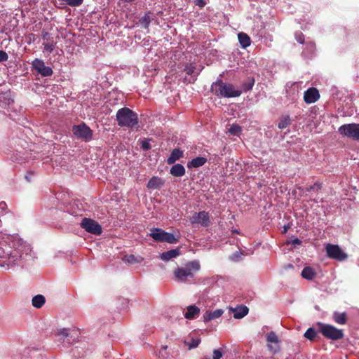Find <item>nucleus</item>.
I'll return each mask as SVG.
<instances>
[{
	"mask_svg": "<svg viewBox=\"0 0 359 359\" xmlns=\"http://www.w3.org/2000/svg\"><path fill=\"white\" fill-rule=\"evenodd\" d=\"M241 130V127L238 125L235 124H233L229 130V133L233 135H238Z\"/></svg>",
	"mask_w": 359,
	"mask_h": 359,
	"instance_id": "obj_35",
	"label": "nucleus"
},
{
	"mask_svg": "<svg viewBox=\"0 0 359 359\" xmlns=\"http://www.w3.org/2000/svg\"><path fill=\"white\" fill-rule=\"evenodd\" d=\"M249 309L246 306L241 305L237 307L233 312V317L236 319H241L248 313Z\"/></svg>",
	"mask_w": 359,
	"mask_h": 359,
	"instance_id": "obj_20",
	"label": "nucleus"
},
{
	"mask_svg": "<svg viewBox=\"0 0 359 359\" xmlns=\"http://www.w3.org/2000/svg\"><path fill=\"white\" fill-rule=\"evenodd\" d=\"M149 236L156 242H165L170 244L177 243L178 242V238L172 233L166 232L159 228H154L151 229Z\"/></svg>",
	"mask_w": 359,
	"mask_h": 359,
	"instance_id": "obj_5",
	"label": "nucleus"
},
{
	"mask_svg": "<svg viewBox=\"0 0 359 359\" xmlns=\"http://www.w3.org/2000/svg\"><path fill=\"white\" fill-rule=\"evenodd\" d=\"M238 38L242 48H246L250 45L251 40L250 36L244 32H241L238 34Z\"/></svg>",
	"mask_w": 359,
	"mask_h": 359,
	"instance_id": "obj_21",
	"label": "nucleus"
},
{
	"mask_svg": "<svg viewBox=\"0 0 359 359\" xmlns=\"http://www.w3.org/2000/svg\"><path fill=\"white\" fill-rule=\"evenodd\" d=\"M194 69L195 67L190 65V66H187L186 67V68L184 69V72H186L187 74L188 75H191L193 74L194 71Z\"/></svg>",
	"mask_w": 359,
	"mask_h": 359,
	"instance_id": "obj_44",
	"label": "nucleus"
},
{
	"mask_svg": "<svg viewBox=\"0 0 359 359\" xmlns=\"http://www.w3.org/2000/svg\"><path fill=\"white\" fill-rule=\"evenodd\" d=\"M81 226L87 232L99 236L102 233L101 225L95 220L85 217L81 222Z\"/></svg>",
	"mask_w": 359,
	"mask_h": 359,
	"instance_id": "obj_9",
	"label": "nucleus"
},
{
	"mask_svg": "<svg viewBox=\"0 0 359 359\" xmlns=\"http://www.w3.org/2000/svg\"><path fill=\"white\" fill-rule=\"evenodd\" d=\"M296 39L299 43H304V38L302 32L296 33Z\"/></svg>",
	"mask_w": 359,
	"mask_h": 359,
	"instance_id": "obj_42",
	"label": "nucleus"
},
{
	"mask_svg": "<svg viewBox=\"0 0 359 359\" xmlns=\"http://www.w3.org/2000/svg\"><path fill=\"white\" fill-rule=\"evenodd\" d=\"M18 253L15 252L14 254H11L10 257H8L7 261H5L6 267L9 269L10 267H12L16 264H18Z\"/></svg>",
	"mask_w": 359,
	"mask_h": 359,
	"instance_id": "obj_26",
	"label": "nucleus"
},
{
	"mask_svg": "<svg viewBox=\"0 0 359 359\" xmlns=\"http://www.w3.org/2000/svg\"><path fill=\"white\" fill-rule=\"evenodd\" d=\"M223 356L222 352L219 349L213 351L212 359H221Z\"/></svg>",
	"mask_w": 359,
	"mask_h": 359,
	"instance_id": "obj_38",
	"label": "nucleus"
},
{
	"mask_svg": "<svg viewBox=\"0 0 359 359\" xmlns=\"http://www.w3.org/2000/svg\"><path fill=\"white\" fill-rule=\"evenodd\" d=\"M318 198H313V199L310 198V200H311V201H314L315 203H318Z\"/></svg>",
	"mask_w": 359,
	"mask_h": 359,
	"instance_id": "obj_48",
	"label": "nucleus"
},
{
	"mask_svg": "<svg viewBox=\"0 0 359 359\" xmlns=\"http://www.w3.org/2000/svg\"><path fill=\"white\" fill-rule=\"evenodd\" d=\"M302 276L305 279L312 280L316 277V273L312 267L306 266L303 269Z\"/></svg>",
	"mask_w": 359,
	"mask_h": 359,
	"instance_id": "obj_23",
	"label": "nucleus"
},
{
	"mask_svg": "<svg viewBox=\"0 0 359 359\" xmlns=\"http://www.w3.org/2000/svg\"><path fill=\"white\" fill-rule=\"evenodd\" d=\"M184 156L183 151L180 149H174L167 159L168 165L174 164L177 161L180 160Z\"/></svg>",
	"mask_w": 359,
	"mask_h": 359,
	"instance_id": "obj_13",
	"label": "nucleus"
},
{
	"mask_svg": "<svg viewBox=\"0 0 359 359\" xmlns=\"http://www.w3.org/2000/svg\"><path fill=\"white\" fill-rule=\"evenodd\" d=\"M201 343V339L198 338H192L190 342L188 344L189 349L194 348L198 346Z\"/></svg>",
	"mask_w": 359,
	"mask_h": 359,
	"instance_id": "obj_34",
	"label": "nucleus"
},
{
	"mask_svg": "<svg viewBox=\"0 0 359 359\" xmlns=\"http://www.w3.org/2000/svg\"><path fill=\"white\" fill-rule=\"evenodd\" d=\"M194 3L196 6H198L200 8H203L206 4L205 0H194Z\"/></svg>",
	"mask_w": 359,
	"mask_h": 359,
	"instance_id": "obj_43",
	"label": "nucleus"
},
{
	"mask_svg": "<svg viewBox=\"0 0 359 359\" xmlns=\"http://www.w3.org/2000/svg\"><path fill=\"white\" fill-rule=\"evenodd\" d=\"M163 184L164 182L161 178L154 176L149 180L147 187L149 189H155L160 188L163 185Z\"/></svg>",
	"mask_w": 359,
	"mask_h": 359,
	"instance_id": "obj_19",
	"label": "nucleus"
},
{
	"mask_svg": "<svg viewBox=\"0 0 359 359\" xmlns=\"http://www.w3.org/2000/svg\"><path fill=\"white\" fill-rule=\"evenodd\" d=\"M44 50L52 53L55 48V43L53 41L43 43Z\"/></svg>",
	"mask_w": 359,
	"mask_h": 359,
	"instance_id": "obj_33",
	"label": "nucleus"
},
{
	"mask_svg": "<svg viewBox=\"0 0 359 359\" xmlns=\"http://www.w3.org/2000/svg\"><path fill=\"white\" fill-rule=\"evenodd\" d=\"M8 59V54L4 50H0V62H6Z\"/></svg>",
	"mask_w": 359,
	"mask_h": 359,
	"instance_id": "obj_40",
	"label": "nucleus"
},
{
	"mask_svg": "<svg viewBox=\"0 0 359 359\" xmlns=\"http://www.w3.org/2000/svg\"><path fill=\"white\" fill-rule=\"evenodd\" d=\"M287 228L288 227L287 226H284V231H283L284 233H286L287 231Z\"/></svg>",
	"mask_w": 359,
	"mask_h": 359,
	"instance_id": "obj_49",
	"label": "nucleus"
},
{
	"mask_svg": "<svg viewBox=\"0 0 359 359\" xmlns=\"http://www.w3.org/2000/svg\"><path fill=\"white\" fill-rule=\"evenodd\" d=\"M25 177H26V179L27 180V181H28V182H30V181H31V180H30V177H27V176H26Z\"/></svg>",
	"mask_w": 359,
	"mask_h": 359,
	"instance_id": "obj_51",
	"label": "nucleus"
},
{
	"mask_svg": "<svg viewBox=\"0 0 359 359\" xmlns=\"http://www.w3.org/2000/svg\"><path fill=\"white\" fill-rule=\"evenodd\" d=\"M201 269L198 261L194 260L187 263L184 266L178 267L174 271L175 280L180 283H188L194 277V274Z\"/></svg>",
	"mask_w": 359,
	"mask_h": 359,
	"instance_id": "obj_1",
	"label": "nucleus"
},
{
	"mask_svg": "<svg viewBox=\"0 0 359 359\" xmlns=\"http://www.w3.org/2000/svg\"><path fill=\"white\" fill-rule=\"evenodd\" d=\"M224 311L222 309H217L213 311H207L203 314V320L204 322H208L211 320L217 319L219 318L222 314Z\"/></svg>",
	"mask_w": 359,
	"mask_h": 359,
	"instance_id": "obj_14",
	"label": "nucleus"
},
{
	"mask_svg": "<svg viewBox=\"0 0 359 359\" xmlns=\"http://www.w3.org/2000/svg\"><path fill=\"white\" fill-rule=\"evenodd\" d=\"M185 172L184 167L180 163L175 164L170 170V173L174 177H182Z\"/></svg>",
	"mask_w": 359,
	"mask_h": 359,
	"instance_id": "obj_15",
	"label": "nucleus"
},
{
	"mask_svg": "<svg viewBox=\"0 0 359 359\" xmlns=\"http://www.w3.org/2000/svg\"><path fill=\"white\" fill-rule=\"evenodd\" d=\"M180 249H172L170 250L163 252L161 255V259L163 261H169L170 259L177 257L180 255Z\"/></svg>",
	"mask_w": 359,
	"mask_h": 359,
	"instance_id": "obj_18",
	"label": "nucleus"
},
{
	"mask_svg": "<svg viewBox=\"0 0 359 359\" xmlns=\"http://www.w3.org/2000/svg\"><path fill=\"white\" fill-rule=\"evenodd\" d=\"M41 38L43 39V40H46L47 41H49V39H50V34L46 32V30L43 29L41 31Z\"/></svg>",
	"mask_w": 359,
	"mask_h": 359,
	"instance_id": "obj_41",
	"label": "nucleus"
},
{
	"mask_svg": "<svg viewBox=\"0 0 359 359\" xmlns=\"http://www.w3.org/2000/svg\"><path fill=\"white\" fill-rule=\"evenodd\" d=\"M141 147L143 150H149L151 148L149 140H144L141 142Z\"/></svg>",
	"mask_w": 359,
	"mask_h": 359,
	"instance_id": "obj_36",
	"label": "nucleus"
},
{
	"mask_svg": "<svg viewBox=\"0 0 359 359\" xmlns=\"http://www.w3.org/2000/svg\"><path fill=\"white\" fill-rule=\"evenodd\" d=\"M339 133L344 136L359 141V123L344 124L339 128Z\"/></svg>",
	"mask_w": 359,
	"mask_h": 359,
	"instance_id": "obj_7",
	"label": "nucleus"
},
{
	"mask_svg": "<svg viewBox=\"0 0 359 359\" xmlns=\"http://www.w3.org/2000/svg\"><path fill=\"white\" fill-rule=\"evenodd\" d=\"M33 68L42 76H50L53 74V69L45 65L44 62L40 59H35L32 62Z\"/></svg>",
	"mask_w": 359,
	"mask_h": 359,
	"instance_id": "obj_11",
	"label": "nucleus"
},
{
	"mask_svg": "<svg viewBox=\"0 0 359 359\" xmlns=\"http://www.w3.org/2000/svg\"><path fill=\"white\" fill-rule=\"evenodd\" d=\"M266 340L268 342H270V343H274L276 344H278V342H279V340H278V336L276 335V334L271 331L270 332H269L267 334H266Z\"/></svg>",
	"mask_w": 359,
	"mask_h": 359,
	"instance_id": "obj_30",
	"label": "nucleus"
},
{
	"mask_svg": "<svg viewBox=\"0 0 359 359\" xmlns=\"http://www.w3.org/2000/svg\"><path fill=\"white\" fill-rule=\"evenodd\" d=\"M334 321L339 325H344L347 322V315L346 313L334 312L333 313Z\"/></svg>",
	"mask_w": 359,
	"mask_h": 359,
	"instance_id": "obj_22",
	"label": "nucleus"
},
{
	"mask_svg": "<svg viewBox=\"0 0 359 359\" xmlns=\"http://www.w3.org/2000/svg\"><path fill=\"white\" fill-rule=\"evenodd\" d=\"M0 266L1 267H6L5 261H1L0 260Z\"/></svg>",
	"mask_w": 359,
	"mask_h": 359,
	"instance_id": "obj_47",
	"label": "nucleus"
},
{
	"mask_svg": "<svg viewBox=\"0 0 359 359\" xmlns=\"http://www.w3.org/2000/svg\"><path fill=\"white\" fill-rule=\"evenodd\" d=\"M319 98L320 94L316 88H310L304 92V100L306 104L314 103Z\"/></svg>",
	"mask_w": 359,
	"mask_h": 359,
	"instance_id": "obj_12",
	"label": "nucleus"
},
{
	"mask_svg": "<svg viewBox=\"0 0 359 359\" xmlns=\"http://www.w3.org/2000/svg\"><path fill=\"white\" fill-rule=\"evenodd\" d=\"M211 90L217 96L222 97H237L242 93L241 90L236 89L231 83H224L222 80L214 82Z\"/></svg>",
	"mask_w": 359,
	"mask_h": 359,
	"instance_id": "obj_2",
	"label": "nucleus"
},
{
	"mask_svg": "<svg viewBox=\"0 0 359 359\" xmlns=\"http://www.w3.org/2000/svg\"><path fill=\"white\" fill-rule=\"evenodd\" d=\"M321 189H322V184L318 182H316L312 186L302 189V191H303L304 194H305V196H308L307 193L311 192V191H316L318 193L321 190Z\"/></svg>",
	"mask_w": 359,
	"mask_h": 359,
	"instance_id": "obj_25",
	"label": "nucleus"
},
{
	"mask_svg": "<svg viewBox=\"0 0 359 359\" xmlns=\"http://www.w3.org/2000/svg\"><path fill=\"white\" fill-rule=\"evenodd\" d=\"M200 313V309L195 305H191L187 307V311L184 314L187 319H194Z\"/></svg>",
	"mask_w": 359,
	"mask_h": 359,
	"instance_id": "obj_17",
	"label": "nucleus"
},
{
	"mask_svg": "<svg viewBox=\"0 0 359 359\" xmlns=\"http://www.w3.org/2000/svg\"><path fill=\"white\" fill-rule=\"evenodd\" d=\"M255 84V79L252 77L248 78V79L242 83V89L245 92L250 90Z\"/></svg>",
	"mask_w": 359,
	"mask_h": 359,
	"instance_id": "obj_27",
	"label": "nucleus"
},
{
	"mask_svg": "<svg viewBox=\"0 0 359 359\" xmlns=\"http://www.w3.org/2000/svg\"><path fill=\"white\" fill-rule=\"evenodd\" d=\"M116 121L120 127L132 128L138 123L137 114L128 107L118 109L116 115Z\"/></svg>",
	"mask_w": 359,
	"mask_h": 359,
	"instance_id": "obj_3",
	"label": "nucleus"
},
{
	"mask_svg": "<svg viewBox=\"0 0 359 359\" xmlns=\"http://www.w3.org/2000/svg\"><path fill=\"white\" fill-rule=\"evenodd\" d=\"M267 347H268L269 350L271 352H273V353H276V352H278V350H279V347H278V345H277L276 346H272V345H271V344H268V345H267Z\"/></svg>",
	"mask_w": 359,
	"mask_h": 359,
	"instance_id": "obj_45",
	"label": "nucleus"
},
{
	"mask_svg": "<svg viewBox=\"0 0 359 359\" xmlns=\"http://www.w3.org/2000/svg\"><path fill=\"white\" fill-rule=\"evenodd\" d=\"M316 336H317V332H316V330L313 327H309V329H307V330L304 333V337L308 339L310 341L314 340V339L316 337Z\"/></svg>",
	"mask_w": 359,
	"mask_h": 359,
	"instance_id": "obj_29",
	"label": "nucleus"
},
{
	"mask_svg": "<svg viewBox=\"0 0 359 359\" xmlns=\"http://www.w3.org/2000/svg\"><path fill=\"white\" fill-rule=\"evenodd\" d=\"M233 232L236 233H238V231H234Z\"/></svg>",
	"mask_w": 359,
	"mask_h": 359,
	"instance_id": "obj_52",
	"label": "nucleus"
},
{
	"mask_svg": "<svg viewBox=\"0 0 359 359\" xmlns=\"http://www.w3.org/2000/svg\"><path fill=\"white\" fill-rule=\"evenodd\" d=\"M190 222L192 224H199L205 227L208 226L210 224L209 214L205 211H201L198 213H194L191 217Z\"/></svg>",
	"mask_w": 359,
	"mask_h": 359,
	"instance_id": "obj_10",
	"label": "nucleus"
},
{
	"mask_svg": "<svg viewBox=\"0 0 359 359\" xmlns=\"http://www.w3.org/2000/svg\"><path fill=\"white\" fill-rule=\"evenodd\" d=\"M58 336H61L63 338L68 337L69 336V330L63 328L58 332Z\"/></svg>",
	"mask_w": 359,
	"mask_h": 359,
	"instance_id": "obj_39",
	"label": "nucleus"
},
{
	"mask_svg": "<svg viewBox=\"0 0 359 359\" xmlns=\"http://www.w3.org/2000/svg\"><path fill=\"white\" fill-rule=\"evenodd\" d=\"M72 132L77 138L85 142H89L93 137V130L84 123L74 126Z\"/></svg>",
	"mask_w": 359,
	"mask_h": 359,
	"instance_id": "obj_6",
	"label": "nucleus"
},
{
	"mask_svg": "<svg viewBox=\"0 0 359 359\" xmlns=\"http://www.w3.org/2000/svg\"><path fill=\"white\" fill-rule=\"evenodd\" d=\"M320 333L327 339L337 341L344 337L342 330L338 329L333 325L325 324L320 322L317 323Z\"/></svg>",
	"mask_w": 359,
	"mask_h": 359,
	"instance_id": "obj_4",
	"label": "nucleus"
},
{
	"mask_svg": "<svg viewBox=\"0 0 359 359\" xmlns=\"http://www.w3.org/2000/svg\"><path fill=\"white\" fill-rule=\"evenodd\" d=\"M7 205L5 202L0 203V217L6 213Z\"/></svg>",
	"mask_w": 359,
	"mask_h": 359,
	"instance_id": "obj_37",
	"label": "nucleus"
},
{
	"mask_svg": "<svg viewBox=\"0 0 359 359\" xmlns=\"http://www.w3.org/2000/svg\"><path fill=\"white\" fill-rule=\"evenodd\" d=\"M25 177H26V179L27 180V181H28V182H30V181H31V180H30V177H27V176H26Z\"/></svg>",
	"mask_w": 359,
	"mask_h": 359,
	"instance_id": "obj_50",
	"label": "nucleus"
},
{
	"mask_svg": "<svg viewBox=\"0 0 359 359\" xmlns=\"http://www.w3.org/2000/svg\"><path fill=\"white\" fill-rule=\"evenodd\" d=\"M292 243L294 245H300L302 241L299 238H295L292 241Z\"/></svg>",
	"mask_w": 359,
	"mask_h": 359,
	"instance_id": "obj_46",
	"label": "nucleus"
},
{
	"mask_svg": "<svg viewBox=\"0 0 359 359\" xmlns=\"http://www.w3.org/2000/svg\"><path fill=\"white\" fill-rule=\"evenodd\" d=\"M123 260L129 264L140 263L143 260L141 257H137L133 255H126L124 257Z\"/></svg>",
	"mask_w": 359,
	"mask_h": 359,
	"instance_id": "obj_28",
	"label": "nucleus"
},
{
	"mask_svg": "<svg viewBox=\"0 0 359 359\" xmlns=\"http://www.w3.org/2000/svg\"><path fill=\"white\" fill-rule=\"evenodd\" d=\"M140 22L142 27L144 28H148L149 25L151 22V17L149 14H146L144 16H143L140 20Z\"/></svg>",
	"mask_w": 359,
	"mask_h": 359,
	"instance_id": "obj_31",
	"label": "nucleus"
},
{
	"mask_svg": "<svg viewBox=\"0 0 359 359\" xmlns=\"http://www.w3.org/2000/svg\"><path fill=\"white\" fill-rule=\"evenodd\" d=\"M291 123L290 118L289 116H286L280 120V121L278 123V128L280 129H284L287 128L288 126H290Z\"/></svg>",
	"mask_w": 359,
	"mask_h": 359,
	"instance_id": "obj_32",
	"label": "nucleus"
},
{
	"mask_svg": "<svg viewBox=\"0 0 359 359\" xmlns=\"http://www.w3.org/2000/svg\"><path fill=\"white\" fill-rule=\"evenodd\" d=\"M46 299L41 294H37L32 298V303L34 307L39 309L45 304Z\"/></svg>",
	"mask_w": 359,
	"mask_h": 359,
	"instance_id": "obj_24",
	"label": "nucleus"
},
{
	"mask_svg": "<svg viewBox=\"0 0 359 359\" xmlns=\"http://www.w3.org/2000/svg\"><path fill=\"white\" fill-rule=\"evenodd\" d=\"M326 253L328 257L338 261H344L348 255L337 245L327 244L325 246Z\"/></svg>",
	"mask_w": 359,
	"mask_h": 359,
	"instance_id": "obj_8",
	"label": "nucleus"
},
{
	"mask_svg": "<svg viewBox=\"0 0 359 359\" xmlns=\"http://www.w3.org/2000/svg\"><path fill=\"white\" fill-rule=\"evenodd\" d=\"M207 162V159L204 157H196L192 159L191 161H189L187 163L188 168H197L202 165H203Z\"/></svg>",
	"mask_w": 359,
	"mask_h": 359,
	"instance_id": "obj_16",
	"label": "nucleus"
}]
</instances>
